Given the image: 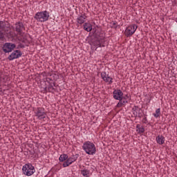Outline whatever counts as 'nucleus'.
<instances>
[{
  "mask_svg": "<svg viewBox=\"0 0 177 177\" xmlns=\"http://www.w3.org/2000/svg\"><path fill=\"white\" fill-rule=\"evenodd\" d=\"M113 99L115 100H119L120 99H122L124 93H122V91L120 89H115L113 92Z\"/></svg>",
  "mask_w": 177,
  "mask_h": 177,
  "instance_id": "obj_9",
  "label": "nucleus"
},
{
  "mask_svg": "<svg viewBox=\"0 0 177 177\" xmlns=\"http://www.w3.org/2000/svg\"><path fill=\"white\" fill-rule=\"evenodd\" d=\"M78 157H80V155L75 154L73 156V157H71V158L72 159V161H73L74 162L75 161H77V158H78Z\"/></svg>",
  "mask_w": 177,
  "mask_h": 177,
  "instance_id": "obj_25",
  "label": "nucleus"
},
{
  "mask_svg": "<svg viewBox=\"0 0 177 177\" xmlns=\"http://www.w3.org/2000/svg\"><path fill=\"white\" fill-rule=\"evenodd\" d=\"M24 25L21 22H17L15 24V30L17 32H19V34H21L23 32V30H24Z\"/></svg>",
  "mask_w": 177,
  "mask_h": 177,
  "instance_id": "obj_11",
  "label": "nucleus"
},
{
  "mask_svg": "<svg viewBox=\"0 0 177 177\" xmlns=\"http://www.w3.org/2000/svg\"><path fill=\"white\" fill-rule=\"evenodd\" d=\"M124 99H125V97L123 96L122 98L118 100L119 102L117 104L116 107H122V106H125L128 103V100Z\"/></svg>",
  "mask_w": 177,
  "mask_h": 177,
  "instance_id": "obj_13",
  "label": "nucleus"
},
{
  "mask_svg": "<svg viewBox=\"0 0 177 177\" xmlns=\"http://www.w3.org/2000/svg\"><path fill=\"white\" fill-rule=\"evenodd\" d=\"M35 117L38 120H45L48 115L47 112L44 107H37L34 111Z\"/></svg>",
  "mask_w": 177,
  "mask_h": 177,
  "instance_id": "obj_5",
  "label": "nucleus"
},
{
  "mask_svg": "<svg viewBox=\"0 0 177 177\" xmlns=\"http://www.w3.org/2000/svg\"><path fill=\"white\" fill-rule=\"evenodd\" d=\"M138 111H133V115H134L135 118H138Z\"/></svg>",
  "mask_w": 177,
  "mask_h": 177,
  "instance_id": "obj_33",
  "label": "nucleus"
},
{
  "mask_svg": "<svg viewBox=\"0 0 177 177\" xmlns=\"http://www.w3.org/2000/svg\"><path fill=\"white\" fill-rule=\"evenodd\" d=\"M156 142L158 145H164V143H165V137L163 136H158L156 137Z\"/></svg>",
  "mask_w": 177,
  "mask_h": 177,
  "instance_id": "obj_16",
  "label": "nucleus"
},
{
  "mask_svg": "<svg viewBox=\"0 0 177 177\" xmlns=\"http://www.w3.org/2000/svg\"><path fill=\"white\" fill-rule=\"evenodd\" d=\"M70 165V163L68 162V160H65L62 165V166L64 167V168H66V167H68Z\"/></svg>",
  "mask_w": 177,
  "mask_h": 177,
  "instance_id": "obj_28",
  "label": "nucleus"
},
{
  "mask_svg": "<svg viewBox=\"0 0 177 177\" xmlns=\"http://www.w3.org/2000/svg\"><path fill=\"white\" fill-rule=\"evenodd\" d=\"M6 28V21H0V39H2L3 32L2 31H5Z\"/></svg>",
  "mask_w": 177,
  "mask_h": 177,
  "instance_id": "obj_12",
  "label": "nucleus"
},
{
  "mask_svg": "<svg viewBox=\"0 0 177 177\" xmlns=\"http://www.w3.org/2000/svg\"><path fill=\"white\" fill-rule=\"evenodd\" d=\"M22 171L24 175L31 176V175H34L35 172V167H34L31 163H26L23 166Z\"/></svg>",
  "mask_w": 177,
  "mask_h": 177,
  "instance_id": "obj_4",
  "label": "nucleus"
},
{
  "mask_svg": "<svg viewBox=\"0 0 177 177\" xmlns=\"http://www.w3.org/2000/svg\"><path fill=\"white\" fill-rule=\"evenodd\" d=\"M110 24L111 28H114V30H117V28H121V26L118 25L115 21H112L110 22Z\"/></svg>",
  "mask_w": 177,
  "mask_h": 177,
  "instance_id": "obj_17",
  "label": "nucleus"
},
{
  "mask_svg": "<svg viewBox=\"0 0 177 177\" xmlns=\"http://www.w3.org/2000/svg\"><path fill=\"white\" fill-rule=\"evenodd\" d=\"M16 49V44L13 43H5L2 46V50L4 53H10Z\"/></svg>",
  "mask_w": 177,
  "mask_h": 177,
  "instance_id": "obj_6",
  "label": "nucleus"
},
{
  "mask_svg": "<svg viewBox=\"0 0 177 177\" xmlns=\"http://www.w3.org/2000/svg\"><path fill=\"white\" fill-rule=\"evenodd\" d=\"M124 97L125 99H124V100H127V99H129V96H128V95H127Z\"/></svg>",
  "mask_w": 177,
  "mask_h": 177,
  "instance_id": "obj_34",
  "label": "nucleus"
},
{
  "mask_svg": "<svg viewBox=\"0 0 177 177\" xmlns=\"http://www.w3.org/2000/svg\"><path fill=\"white\" fill-rule=\"evenodd\" d=\"M139 109H140L138 106H134L132 108V111H137L138 110H139Z\"/></svg>",
  "mask_w": 177,
  "mask_h": 177,
  "instance_id": "obj_30",
  "label": "nucleus"
},
{
  "mask_svg": "<svg viewBox=\"0 0 177 177\" xmlns=\"http://www.w3.org/2000/svg\"><path fill=\"white\" fill-rule=\"evenodd\" d=\"M136 131L138 133H145V127H143L140 124L136 125Z\"/></svg>",
  "mask_w": 177,
  "mask_h": 177,
  "instance_id": "obj_19",
  "label": "nucleus"
},
{
  "mask_svg": "<svg viewBox=\"0 0 177 177\" xmlns=\"http://www.w3.org/2000/svg\"><path fill=\"white\" fill-rule=\"evenodd\" d=\"M160 115H161V111H160V108H158L156 110V113H153V117H155V118H158V117H160Z\"/></svg>",
  "mask_w": 177,
  "mask_h": 177,
  "instance_id": "obj_22",
  "label": "nucleus"
},
{
  "mask_svg": "<svg viewBox=\"0 0 177 177\" xmlns=\"http://www.w3.org/2000/svg\"><path fill=\"white\" fill-rule=\"evenodd\" d=\"M83 150L89 156H93L96 153V147L93 142L86 141L82 146Z\"/></svg>",
  "mask_w": 177,
  "mask_h": 177,
  "instance_id": "obj_2",
  "label": "nucleus"
},
{
  "mask_svg": "<svg viewBox=\"0 0 177 177\" xmlns=\"http://www.w3.org/2000/svg\"><path fill=\"white\" fill-rule=\"evenodd\" d=\"M22 44H25L26 45H28V44H30V41H28V39L24 38L22 40H21Z\"/></svg>",
  "mask_w": 177,
  "mask_h": 177,
  "instance_id": "obj_26",
  "label": "nucleus"
},
{
  "mask_svg": "<svg viewBox=\"0 0 177 177\" xmlns=\"http://www.w3.org/2000/svg\"><path fill=\"white\" fill-rule=\"evenodd\" d=\"M142 122L143 124H147V118L145 117L143 119H142Z\"/></svg>",
  "mask_w": 177,
  "mask_h": 177,
  "instance_id": "obj_32",
  "label": "nucleus"
},
{
  "mask_svg": "<svg viewBox=\"0 0 177 177\" xmlns=\"http://www.w3.org/2000/svg\"><path fill=\"white\" fill-rule=\"evenodd\" d=\"M34 17L37 21L44 23L45 21H48V20L49 19V12L46 10L39 12L35 15Z\"/></svg>",
  "mask_w": 177,
  "mask_h": 177,
  "instance_id": "obj_3",
  "label": "nucleus"
},
{
  "mask_svg": "<svg viewBox=\"0 0 177 177\" xmlns=\"http://www.w3.org/2000/svg\"><path fill=\"white\" fill-rule=\"evenodd\" d=\"M90 36L89 44L93 50H96L97 48H104L106 33L102 30L100 26H96L93 28Z\"/></svg>",
  "mask_w": 177,
  "mask_h": 177,
  "instance_id": "obj_1",
  "label": "nucleus"
},
{
  "mask_svg": "<svg viewBox=\"0 0 177 177\" xmlns=\"http://www.w3.org/2000/svg\"><path fill=\"white\" fill-rule=\"evenodd\" d=\"M140 110L141 109H139L138 113H137V117L140 119L142 118V117H143V114H142V112H140Z\"/></svg>",
  "mask_w": 177,
  "mask_h": 177,
  "instance_id": "obj_27",
  "label": "nucleus"
},
{
  "mask_svg": "<svg viewBox=\"0 0 177 177\" xmlns=\"http://www.w3.org/2000/svg\"><path fill=\"white\" fill-rule=\"evenodd\" d=\"M68 158V155L64 153L59 156V161L60 162H63V161H66Z\"/></svg>",
  "mask_w": 177,
  "mask_h": 177,
  "instance_id": "obj_20",
  "label": "nucleus"
},
{
  "mask_svg": "<svg viewBox=\"0 0 177 177\" xmlns=\"http://www.w3.org/2000/svg\"><path fill=\"white\" fill-rule=\"evenodd\" d=\"M24 48H26V46H25L24 44H22L21 43H20V44L17 46V47L16 48H17V49H20V48L24 49Z\"/></svg>",
  "mask_w": 177,
  "mask_h": 177,
  "instance_id": "obj_29",
  "label": "nucleus"
},
{
  "mask_svg": "<svg viewBox=\"0 0 177 177\" xmlns=\"http://www.w3.org/2000/svg\"><path fill=\"white\" fill-rule=\"evenodd\" d=\"M44 82H45V84H50V82H55L53 81V80H52V78L46 77L44 80Z\"/></svg>",
  "mask_w": 177,
  "mask_h": 177,
  "instance_id": "obj_24",
  "label": "nucleus"
},
{
  "mask_svg": "<svg viewBox=\"0 0 177 177\" xmlns=\"http://www.w3.org/2000/svg\"><path fill=\"white\" fill-rule=\"evenodd\" d=\"M132 32V28H129V26L128 28H126L125 31H124V35H126V37H132V35H133V33Z\"/></svg>",
  "mask_w": 177,
  "mask_h": 177,
  "instance_id": "obj_18",
  "label": "nucleus"
},
{
  "mask_svg": "<svg viewBox=\"0 0 177 177\" xmlns=\"http://www.w3.org/2000/svg\"><path fill=\"white\" fill-rule=\"evenodd\" d=\"M68 160V162L70 163V165H71V163L74 162V160H73V159H71V158H68L66 159Z\"/></svg>",
  "mask_w": 177,
  "mask_h": 177,
  "instance_id": "obj_31",
  "label": "nucleus"
},
{
  "mask_svg": "<svg viewBox=\"0 0 177 177\" xmlns=\"http://www.w3.org/2000/svg\"><path fill=\"white\" fill-rule=\"evenodd\" d=\"M129 28H130V30L131 28V31H132L131 34H135V31H136V30L138 29V26H136V24H133L129 26Z\"/></svg>",
  "mask_w": 177,
  "mask_h": 177,
  "instance_id": "obj_21",
  "label": "nucleus"
},
{
  "mask_svg": "<svg viewBox=\"0 0 177 177\" xmlns=\"http://www.w3.org/2000/svg\"><path fill=\"white\" fill-rule=\"evenodd\" d=\"M81 174L83 176L88 177V175H89V171H88V169H84L81 171Z\"/></svg>",
  "mask_w": 177,
  "mask_h": 177,
  "instance_id": "obj_23",
  "label": "nucleus"
},
{
  "mask_svg": "<svg viewBox=\"0 0 177 177\" xmlns=\"http://www.w3.org/2000/svg\"><path fill=\"white\" fill-rule=\"evenodd\" d=\"M46 86L43 87V89L45 92V93H47V92H50L51 93H55L56 92V88H55L54 86H56L55 82H50L48 84H46Z\"/></svg>",
  "mask_w": 177,
  "mask_h": 177,
  "instance_id": "obj_7",
  "label": "nucleus"
},
{
  "mask_svg": "<svg viewBox=\"0 0 177 177\" xmlns=\"http://www.w3.org/2000/svg\"><path fill=\"white\" fill-rule=\"evenodd\" d=\"M85 20H86V15L83 14L77 19V22L78 24H84L85 23Z\"/></svg>",
  "mask_w": 177,
  "mask_h": 177,
  "instance_id": "obj_14",
  "label": "nucleus"
},
{
  "mask_svg": "<svg viewBox=\"0 0 177 177\" xmlns=\"http://www.w3.org/2000/svg\"><path fill=\"white\" fill-rule=\"evenodd\" d=\"M101 77L105 82H109V85L113 82V78L106 74V72L101 73Z\"/></svg>",
  "mask_w": 177,
  "mask_h": 177,
  "instance_id": "obj_10",
  "label": "nucleus"
},
{
  "mask_svg": "<svg viewBox=\"0 0 177 177\" xmlns=\"http://www.w3.org/2000/svg\"><path fill=\"white\" fill-rule=\"evenodd\" d=\"M84 30H85V31H87V32H92V31H93V28H92V24H91V23H85L84 24Z\"/></svg>",
  "mask_w": 177,
  "mask_h": 177,
  "instance_id": "obj_15",
  "label": "nucleus"
},
{
  "mask_svg": "<svg viewBox=\"0 0 177 177\" xmlns=\"http://www.w3.org/2000/svg\"><path fill=\"white\" fill-rule=\"evenodd\" d=\"M21 56H23V53H21L20 50H15L8 57V59L10 62H12V60L19 59V57H21Z\"/></svg>",
  "mask_w": 177,
  "mask_h": 177,
  "instance_id": "obj_8",
  "label": "nucleus"
}]
</instances>
